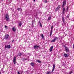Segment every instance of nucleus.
Here are the masks:
<instances>
[{
  "mask_svg": "<svg viewBox=\"0 0 74 74\" xmlns=\"http://www.w3.org/2000/svg\"><path fill=\"white\" fill-rule=\"evenodd\" d=\"M5 18L6 20V21H8L10 20V18L9 17V15L8 14H7L5 15Z\"/></svg>",
  "mask_w": 74,
  "mask_h": 74,
  "instance_id": "1",
  "label": "nucleus"
},
{
  "mask_svg": "<svg viewBox=\"0 0 74 74\" xmlns=\"http://www.w3.org/2000/svg\"><path fill=\"white\" fill-rule=\"evenodd\" d=\"M64 47H65V51L66 52H69V48L68 47H67L65 46H64Z\"/></svg>",
  "mask_w": 74,
  "mask_h": 74,
  "instance_id": "2",
  "label": "nucleus"
},
{
  "mask_svg": "<svg viewBox=\"0 0 74 74\" xmlns=\"http://www.w3.org/2000/svg\"><path fill=\"white\" fill-rule=\"evenodd\" d=\"M8 37H9V35L6 34L4 37V38L5 39H6V40H8Z\"/></svg>",
  "mask_w": 74,
  "mask_h": 74,
  "instance_id": "3",
  "label": "nucleus"
},
{
  "mask_svg": "<svg viewBox=\"0 0 74 74\" xmlns=\"http://www.w3.org/2000/svg\"><path fill=\"white\" fill-rule=\"evenodd\" d=\"M16 57H15L13 58V63L14 64H15L16 63Z\"/></svg>",
  "mask_w": 74,
  "mask_h": 74,
  "instance_id": "4",
  "label": "nucleus"
},
{
  "mask_svg": "<svg viewBox=\"0 0 74 74\" xmlns=\"http://www.w3.org/2000/svg\"><path fill=\"white\" fill-rule=\"evenodd\" d=\"M57 39H58V38L57 37H56L53 40L51 41V42H55Z\"/></svg>",
  "mask_w": 74,
  "mask_h": 74,
  "instance_id": "5",
  "label": "nucleus"
},
{
  "mask_svg": "<svg viewBox=\"0 0 74 74\" xmlns=\"http://www.w3.org/2000/svg\"><path fill=\"white\" fill-rule=\"evenodd\" d=\"M18 25L19 26H20V27H21V25H22V22L21 21H19L18 22Z\"/></svg>",
  "mask_w": 74,
  "mask_h": 74,
  "instance_id": "6",
  "label": "nucleus"
},
{
  "mask_svg": "<svg viewBox=\"0 0 74 74\" xmlns=\"http://www.w3.org/2000/svg\"><path fill=\"white\" fill-rule=\"evenodd\" d=\"M66 5V1H64L63 2V4L62 5V8H63Z\"/></svg>",
  "mask_w": 74,
  "mask_h": 74,
  "instance_id": "7",
  "label": "nucleus"
},
{
  "mask_svg": "<svg viewBox=\"0 0 74 74\" xmlns=\"http://www.w3.org/2000/svg\"><path fill=\"white\" fill-rule=\"evenodd\" d=\"M30 64L32 67H34V66H35V64L33 62H31Z\"/></svg>",
  "mask_w": 74,
  "mask_h": 74,
  "instance_id": "8",
  "label": "nucleus"
},
{
  "mask_svg": "<svg viewBox=\"0 0 74 74\" xmlns=\"http://www.w3.org/2000/svg\"><path fill=\"white\" fill-rule=\"evenodd\" d=\"M52 49H53V46H51L50 48V51L51 52L52 51Z\"/></svg>",
  "mask_w": 74,
  "mask_h": 74,
  "instance_id": "9",
  "label": "nucleus"
},
{
  "mask_svg": "<svg viewBox=\"0 0 74 74\" xmlns=\"http://www.w3.org/2000/svg\"><path fill=\"white\" fill-rule=\"evenodd\" d=\"M55 64H53V69L52 70V71L53 72V71H54V70L55 69Z\"/></svg>",
  "mask_w": 74,
  "mask_h": 74,
  "instance_id": "10",
  "label": "nucleus"
},
{
  "mask_svg": "<svg viewBox=\"0 0 74 74\" xmlns=\"http://www.w3.org/2000/svg\"><path fill=\"white\" fill-rule=\"evenodd\" d=\"M39 47H40V46H37V45H36L34 46V48L35 49L38 48H39Z\"/></svg>",
  "mask_w": 74,
  "mask_h": 74,
  "instance_id": "11",
  "label": "nucleus"
},
{
  "mask_svg": "<svg viewBox=\"0 0 74 74\" xmlns=\"http://www.w3.org/2000/svg\"><path fill=\"white\" fill-rule=\"evenodd\" d=\"M62 13H63V14H64V12L65 11V8H64L62 10Z\"/></svg>",
  "mask_w": 74,
  "mask_h": 74,
  "instance_id": "12",
  "label": "nucleus"
},
{
  "mask_svg": "<svg viewBox=\"0 0 74 74\" xmlns=\"http://www.w3.org/2000/svg\"><path fill=\"white\" fill-rule=\"evenodd\" d=\"M12 30L14 32H15V31L16 30V28H15V27H13V28H12Z\"/></svg>",
  "mask_w": 74,
  "mask_h": 74,
  "instance_id": "13",
  "label": "nucleus"
},
{
  "mask_svg": "<svg viewBox=\"0 0 74 74\" xmlns=\"http://www.w3.org/2000/svg\"><path fill=\"white\" fill-rule=\"evenodd\" d=\"M64 56H65V57H69V56H68L67 54H64Z\"/></svg>",
  "mask_w": 74,
  "mask_h": 74,
  "instance_id": "14",
  "label": "nucleus"
},
{
  "mask_svg": "<svg viewBox=\"0 0 74 74\" xmlns=\"http://www.w3.org/2000/svg\"><path fill=\"white\" fill-rule=\"evenodd\" d=\"M7 47L8 48H11V46H10V45H8L7 46Z\"/></svg>",
  "mask_w": 74,
  "mask_h": 74,
  "instance_id": "15",
  "label": "nucleus"
},
{
  "mask_svg": "<svg viewBox=\"0 0 74 74\" xmlns=\"http://www.w3.org/2000/svg\"><path fill=\"white\" fill-rule=\"evenodd\" d=\"M21 55H22V53H18V56H21Z\"/></svg>",
  "mask_w": 74,
  "mask_h": 74,
  "instance_id": "16",
  "label": "nucleus"
},
{
  "mask_svg": "<svg viewBox=\"0 0 74 74\" xmlns=\"http://www.w3.org/2000/svg\"><path fill=\"white\" fill-rule=\"evenodd\" d=\"M62 19L63 21V22H64V21H65L64 18L63 17H62Z\"/></svg>",
  "mask_w": 74,
  "mask_h": 74,
  "instance_id": "17",
  "label": "nucleus"
},
{
  "mask_svg": "<svg viewBox=\"0 0 74 74\" xmlns=\"http://www.w3.org/2000/svg\"><path fill=\"white\" fill-rule=\"evenodd\" d=\"M36 62H38V63H41V61L40 60H37Z\"/></svg>",
  "mask_w": 74,
  "mask_h": 74,
  "instance_id": "18",
  "label": "nucleus"
},
{
  "mask_svg": "<svg viewBox=\"0 0 74 74\" xmlns=\"http://www.w3.org/2000/svg\"><path fill=\"white\" fill-rule=\"evenodd\" d=\"M60 8V6H58V7H57L56 8V9L57 10H59V8Z\"/></svg>",
  "mask_w": 74,
  "mask_h": 74,
  "instance_id": "19",
  "label": "nucleus"
},
{
  "mask_svg": "<svg viewBox=\"0 0 74 74\" xmlns=\"http://www.w3.org/2000/svg\"><path fill=\"white\" fill-rule=\"evenodd\" d=\"M47 73L46 74H51V72L49 71L48 72H47Z\"/></svg>",
  "mask_w": 74,
  "mask_h": 74,
  "instance_id": "20",
  "label": "nucleus"
},
{
  "mask_svg": "<svg viewBox=\"0 0 74 74\" xmlns=\"http://www.w3.org/2000/svg\"><path fill=\"white\" fill-rule=\"evenodd\" d=\"M52 31H51L50 32V36H51H51H52Z\"/></svg>",
  "mask_w": 74,
  "mask_h": 74,
  "instance_id": "21",
  "label": "nucleus"
},
{
  "mask_svg": "<svg viewBox=\"0 0 74 74\" xmlns=\"http://www.w3.org/2000/svg\"><path fill=\"white\" fill-rule=\"evenodd\" d=\"M51 17L50 16H49L48 18V20H51Z\"/></svg>",
  "mask_w": 74,
  "mask_h": 74,
  "instance_id": "22",
  "label": "nucleus"
},
{
  "mask_svg": "<svg viewBox=\"0 0 74 74\" xmlns=\"http://www.w3.org/2000/svg\"><path fill=\"white\" fill-rule=\"evenodd\" d=\"M41 37L42 38H43V39H44V35H43V34H42Z\"/></svg>",
  "mask_w": 74,
  "mask_h": 74,
  "instance_id": "23",
  "label": "nucleus"
},
{
  "mask_svg": "<svg viewBox=\"0 0 74 74\" xmlns=\"http://www.w3.org/2000/svg\"><path fill=\"white\" fill-rule=\"evenodd\" d=\"M44 3H47V0H45L44 1Z\"/></svg>",
  "mask_w": 74,
  "mask_h": 74,
  "instance_id": "24",
  "label": "nucleus"
},
{
  "mask_svg": "<svg viewBox=\"0 0 74 74\" xmlns=\"http://www.w3.org/2000/svg\"><path fill=\"white\" fill-rule=\"evenodd\" d=\"M5 28L6 29H7V27L6 26H5Z\"/></svg>",
  "mask_w": 74,
  "mask_h": 74,
  "instance_id": "25",
  "label": "nucleus"
},
{
  "mask_svg": "<svg viewBox=\"0 0 74 74\" xmlns=\"http://www.w3.org/2000/svg\"><path fill=\"white\" fill-rule=\"evenodd\" d=\"M23 61H25L26 60H27V59H26L25 58H23Z\"/></svg>",
  "mask_w": 74,
  "mask_h": 74,
  "instance_id": "26",
  "label": "nucleus"
},
{
  "mask_svg": "<svg viewBox=\"0 0 74 74\" xmlns=\"http://www.w3.org/2000/svg\"><path fill=\"white\" fill-rule=\"evenodd\" d=\"M69 16H70V15L69 14H68L67 16V17L68 18H69Z\"/></svg>",
  "mask_w": 74,
  "mask_h": 74,
  "instance_id": "27",
  "label": "nucleus"
},
{
  "mask_svg": "<svg viewBox=\"0 0 74 74\" xmlns=\"http://www.w3.org/2000/svg\"><path fill=\"white\" fill-rule=\"evenodd\" d=\"M20 9H21L20 8H18L17 9V10H18V11H20Z\"/></svg>",
  "mask_w": 74,
  "mask_h": 74,
  "instance_id": "28",
  "label": "nucleus"
},
{
  "mask_svg": "<svg viewBox=\"0 0 74 74\" xmlns=\"http://www.w3.org/2000/svg\"><path fill=\"white\" fill-rule=\"evenodd\" d=\"M40 26L41 27H42V25H41V23H40Z\"/></svg>",
  "mask_w": 74,
  "mask_h": 74,
  "instance_id": "29",
  "label": "nucleus"
},
{
  "mask_svg": "<svg viewBox=\"0 0 74 74\" xmlns=\"http://www.w3.org/2000/svg\"><path fill=\"white\" fill-rule=\"evenodd\" d=\"M7 45H5V49H6V48H7Z\"/></svg>",
  "mask_w": 74,
  "mask_h": 74,
  "instance_id": "30",
  "label": "nucleus"
},
{
  "mask_svg": "<svg viewBox=\"0 0 74 74\" xmlns=\"http://www.w3.org/2000/svg\"><path fill=\"white\" fill-rule=\"evenodd\" d=\"M71 73H72V71H70L69 73V74H71Z\"/></svg>",
  "mask_w": 74,
  "mask_h": 74,
  "instance_id": "31",
  "label": "nucleus"
},
{
  "mask_svg": "<svg viewBox=\"0 0 74 74\" xmlns=\"http://www.w3.org/2000/svg\"><path fill=\"white\" fill-rule=\"evenodd\" d=\"M51 30H52V29H53V26H51Z\"/></svg>",
  "mask_w": 74,
  "mask_h": 74,
  "instance_id": "32",
  "label": "nucleus"
},
{
  "mask_svg": "<svg viewBox=\"0 0 74 74\" xmlns=\"http://www.w3.org/2000/svg\"><path fill=\"white\" fill-rule=\"evenodd\" d=\"M18 74H20V73H19V72H18Z\"/></svg>",
  "mask_w": 74,
  "mask_h": 74,
  "instance_id": "33",
  "label": "nucleus"
},
{
  "mask_svg": "<svg viewBox=\"0 0 74 74\" xmlns=\"http://www.w3.org/2000/svg\"><path fill=\"white\" fill-rule=\"evenodd\" d=\"M73 48L74 49V45H73Z\"/></svg>",
  "mask_w": 74,
  "mask_h": 74,
  "instance_id": "34",
  "label": "nucleus"
},
{
  "mask_svg": "<svg viewBox=\"0 0 74 74\" xmlns=\"http://www.w3.org/2000/svg\"><path fill=\"white\" fill-rule=\"evenodd\" d=\"M36 1V0H33V1L34 2H35V1Z\"/></svg>",
  "mask_w": 74,
  "mask_h": 74,
  "instance_id": "35",
  "label": "nucleus"
},
{
  "mask_svg": "<svg viewBox=\"0 0 74 74\" xmlns=\"http://www.w3.org/2000/svg\"><path fill=\"white\" fill-rule=\"evenodd\" d=\"M39 23L40 24V23H41V22H40V21H39Z\"/></svg>",
  "mask_w": 74,
  "mask_h": 74,
  "instance_id": "36",
  "label": "nucleus"
},
{
  "mask_svg": "<svg viewBox=\"0 0 74 74\" xmlns=\"http://www.w3.org/2000/svg\"><path fill=\"white\" fill-rule=\"evenodd\" d=\"M14 40H13L12 41V42H14Z\"/></svg>",
  "mask_w": 74,
  "mask_h": 74,
  "instance_id": "37",
  "label": "nucleus"
},
{
  "mask_svg": "<svg viewBox=\"0 0 74 74\" xmlns=\"http://www.w3.org/2000/svg\"><path fill=\"white\" fill-rule=\"evenodd\" d=\"M67 9H68V7H67Z\"/></svg>",
  "mask_w": 74,
  "mask_h": 74,
  "instance_id": "38",
  "label": "nucleus"
},
{
  "mask_svg": "<svg viewBox=\"0 0 74 74\" xmlns=\"http://www.w3.org/2000/svg\"><path fill=\"white\" fill-rule=\"evenodd\" d=\"M0 74H1V72H0Z\"/></svg>",
  "mask_w": 74,
  "mask_h": 74,
  "instance_id": "39",
  "label": "nucleus"
}]
</instances>
